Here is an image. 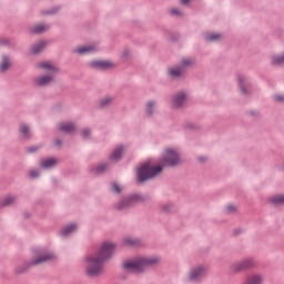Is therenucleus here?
<instances>
[{"mask_svg": "<svg viewBox=\"0 0 284 284\" xmlns=\"http://www.w3.org/2000/svg\"><path fill=\"white\" fill-rule=\"evenodd\" d=\"M190 1H192V0H181V4L182 6H187V3H190Z\"/></svg>", "mask_w": 284, "mask_h": 284, "instance_id": "nucleus-39", "label": "nucleus"}, {"mask_svg": "<svg viewBox=\"0 0 284 284\" xmlns=\"http://www.w3.org/2000/svg\"><path fill=\"white\" fill-rule=\"evenodd\" d=\"M236 210V206L232 205V204H229L226 206V212H229V214H232L234 213V211Z\"/></svg>", "mask_w": 284, "mask_h": 284, "instance_id": "nucleus-33", "label": "nucleus"}, {"mask_svg": "<svg viewBox=\"0 0 284 284\" xmlns=\"http://www.w3.org/2000/svg\"><path fill=\"white\" fill-rule=\"evenodd\" d=\"M160 172H163V166H152L150 162H146L138 169V180L143 183V181H148L150 179H154V176H159Z\"/></svg>", "mask_w": 284, "mask_h": 284, "instance_id": "nucleus-4", "label": "nucleus"}, {"mask_svg": "<svg viewBox=\"0 0 284 284\" xmlns=\"http://www.w3.org/2000/svg\"><path fill=\"white\" fill-rule=\"evenodd\" d=\"M55 145H61V141L58 140V141L55 142Z\"/></svg>", "mask_w": 284, "mask_h": 284, "instance_id": "nucleus-41", "label": "nucleus"}, {"mask_svg": "<svg viewBox=\"0 0 284 284\" xmlns=\"http://www.w3.org/2000/svg\"><path fill=\"white\" fill-rule=\"evenodd\" d=\"M103 261L99 255L93 254L85 258V274L87 276H99L103 272Z\"/></svg>", "mask_w": 284, "mask_h": 284, "instance_id": "nucleus-3", "label": "nucleus"}, {"mask_svg": "<svg viewBox=\"0 0 284 284\" xmlns=\"http://www.w3.org/2000/svg\"><path fill=\"white\" fill-rule=\"evenodd\" d=\"M255 262L252 258L243 260L241 262L234 263L231 266V271L233 273H239V272H245V270H250L251 267H254Z\"/></svg>", "mask_w": 284, "mask_h": 284, "instance_id": "nucleus-7", "label": "nucleus"}, {"mask_svg": "<svg viewBox=\"0 0 284 284\" xmlns=\"http://www.w3.org/2000/svg\"><path fill=\"white\" fill-rule=\"evenodd\" d=\"M10 68V59L8 57L2 58V62L0 64V70L1 72H6Z\"/></svg>", "mask_w": 284, "mask_h": 284, "instance_id": "nucleus-23", "label": "nucleus"}, {"mask_svg": "<svg viewBox=\"0 0 284 284\" xmlns=\"http://www.w3.org/2000/svg\"><path fill=\"white\" fill-rule=\"evenodd\" d=\"M237 81L240 83V89L242 94H247V90L250 89V84L247 83V80L245 79L244 75H240L237 78Z\"/></svg>", "mask_w": 284, "mask_h": 284, "instance_id": "nucleus-15", "label": "nucleus"}, {"mask_svg": "<svg viewBox=\"0 0 284 284\" xmlns=\"http://www.w3.org/2000/svg\"><path fill=\"white\" fill-rule=\"evenodd\" d=\"M114 250H116V245H114V243L104 242L101 245L100 251L95 253V256H99L103 262L108 261V258H111L112 254H114Z\"/></svg>", "mask_w": 284, "mask_h": 284, "instance_id": "nucleus-6", "label": "nucleus"}, {"mask_svg": "<svg viewBox=\"0 0 284 284\" xmlns=\"http://www.w3.org/2000/svg\"><path fill=\"white\" fill-rule=\"evenodd\" d=\"M37 149H29V152H36Z\"/></svg>", "mask_w": 284, "mask_h": 284, "instance_id": "nucleus-42", "label": "nucleus"}, {"mask_svg": "<svg viewBox=\"0 0 284 284\" xmlns=\"http://www.w3.org/2000/svg\"><path fill=\"white\" fill-rule=\"evenodd\" d=\"M29 175L31 179H37V176H39V172H37L36 170H30Z\"/></svg>", "mask_w": 284, "mask_h": 284, "instance_id": "nucleus-34", "label": "nucleus"}, {"mask_svg": "<svg viewBox=\"0 0 284 284\" xmlns=\"http://www.w3.org/2000/svg\"><path fill=\"white\" fill-rule=\"evenodd\" d=\"M97 47L95 45H81L74 49V52L77 54H91V52H95Z\"/></svg>", "mask_w": 284, "mask_h": 284, "instance_id": "nucleus-12", "label": "nucleus"}, {"mask_svg": "<svg viewBox=\"0 0 284 284\" xmlns=\"http://www.w3.org/2000/svg\"><path fill=\"white\" fill-rule=\"evenodd\" d=\"M54 165H57V159L54 158H49L41 161V168H43V170H50V168H54Z\"/></svg>", "mask_w": 284, "mask_h": 284, "instance_id": "nucleus-16", "label": "nucleus"}, {"mask_svg": "<svg viewBox=\"0 0 284 284\" xmlns=\"http://www.w3.org/2000/svg\"><path fill=\"white\" fill-rule=\"evenodd\" d=\"M20 132H21L22 136H28L30 134V128L26 124H22L20 126Z\"/></svg>", "mask_w": 284, "mask_h": 284, "instance_id": "nucleus-27", "label": "nucleus"}, {"mask_svg": "<svg viewBox=\"0 0 284 284\" xmlns=\"http://www.w3.org/2000/svg\"><path fill=\"white\" fill-rule=\"evenodd\" d=\"M124 245L132 247L134 245H139V241L131 239V237H126V239H124Z\"/></svg>", "mask_w": 284, "mask_h": 284, "instance_id": "nucleus-26", "label": "nucleus"}, {"mask_svg": "<svg viewBox=\"0 0 284 284\" xmlns=\"http://www.w3.org/2000/svg\"><path fill=\"white\" fill-rule=\"evenodd\" d=\"M156 263H159L158 257H138L135 260L124 262L123 267L129 272H143L145 267L156 265Z\"/></svg>", "mask_w": 284, "mask_h": 284, "instance_id": "nucleus-2", "label": "nucleus"}, {"mask_svg": "<svg viewBox=\"0 0 284 284\" xmlns=\"http://www.w3.org/2000/svg\"><path fill=\"white\" fill-rule=\"evenodd\" d=\"M124 152L125 148L123 145L116 146L111 154V161H119Z\"/></svg>", "mask_w": 284, "mask_h": 284, "instance_id": "nucleus-14", "label": "nucleus"}, {"mask_svg": "<svg viewBox=\"0 0 284 284\" xmlns=\"http://www.w3.org/2000/svg\"><path fill=\"white\" fill-rule=\"evenodd\" d=\"M45 30H48V26H45V24H37L36 27H33L32 32L34 34H39L41 32H45Z\"/></svg>", "mask_w": 284, "mask_h": 284, "instance_id": "nucleus-24", "label": "nucleus"}, {"mask_svg": "<svg viewBox=\"0 0 284 284\" xmlns=\"http://www.w3.org/2000/svg\"><path fill=\"white\" fill-rule=\"evenodd\" d=\"M39 68L47 72V75H42L36 79V85L43 88L44 85H50L54 81V77L57 72H59V68L52 62H41L39 63Z\"/></svg>", "mask_w": 284, "mask_h": 284, "instance_id": "nucleus-1", "label": "nucleus"}, {"mask_svg": "<svg viewBox=\"0 0 284 284\" xmlns=\"http://www.w3.org/2000/svg\"><path fill=\"white\" fill-rule=\"evenodd\" d=\"M82 136L83 139H88V136H90V129L82 130Z\"/></svg>", "mask_w": 284, "mask_h": 284, "instance_id": "nucleus-36", "label": "nucleus"}, {"mask_svg": "<svg viewBox=\"0 0 284 284\" xmlns=\"http://www.w3.org/2000/svg\"><path fill=\"white\" fill-rule=\"evenodd\" d=\"M169 12L172 14V17H183V12L176 8H171Z\"/></svg>", "mask_w": 284, "mask_h": 284, "instance_id": "nucleus-28", "label": "nucleus"}, {"mask_svg": "<svg viewBox=\"0 0 284 284\" xmlns=\"http://www.w3.org/2000/svg\"><path fill=\"white\" fill-rule=\"evenodd\" d=\"M108 103H112V98H104V99L101 101V105H102V106L108 105Z\"/></svg>", "mask_w": 284, "mask_h": 284, "instance_id": "nucleus-31", "label": "nucleus"}, {"mask_svg": "<svg viewBox=\"0 0 284 284\" xmlns=\"http://www.w3.org/2000/svg\"><path fill=\"white\" fill-rule=\"evenodd\" d=\"M44 48H45V42L40 41L31 48V52L32 54H39V52H41V50H43Z\"/></svg>", "mask_w": 284, "mask_h": 284, "instance_id": "nucleus-21", "label": "nucleus"}, {"mask_svg": "<svg viewBox=\"0 0 284 284\" xmlns=\"http://www.w3.org/2000/svg\"><path fill=\"white\" fill-rule=\"evenodd\" d=\"M263 283V276L258 274L251 275L246 277L244 284H261Z\"/></svg>", "mask_w": 284, "mask_h": 284, "instance_id": "nucleus-17", "label": "nucleus"}, {"mask_svg": "<svg viewBox=\"0 0 284 284\" xmlns=\"http://www.w3.org/2000/svg\"><path fill=\"white\" fill-rule=\"evenodd\" d=\"M112 190L115 192V194H121V186H119V184L113 183Z\"/></svg>", "mask_w": 284, "mask_h": 284, "instance_id": "nucleus-30", "label": "nucleus"}, {"mask_svg": "<svg viewBox=\"0 0 284 284\" xmlns=\"http://www.w3.org/2000/svg\"><path fill=\"white\" fill-rule=\"evenodd\" d=\"M272 205H284V195H274L270 199Z\"/></svg>", "mask_w": 284, "mask_h": 284, "instance_id": "nucleus-22", "label": "nucleus"}, {"mask_svg": "<svg viewBox=\"0 0 284 284\" xmlns=\"http://www.w3.org/2000/svg\"><path fill=\"white\" fill-rule=\"evenodd\" d=\"M54 258V253H45L38 257L33 263L39 265V263H47V261H52Z\"/></svg>", "mask_w": 284, "mask_h": 284, "instance_id": "nucleus-18", "label": "nucleus"}, {"mask_svg": "<svg viewBox=\"0 0 284 284\" xmlns=\"http://www.w3.org/2000/svg\"><path fill=\"white\" fill-rule=\"evenodd\" d=\"M207 274V268L204 266H199L193 268L189 274V281H199L200 278H203Z\"/></svg>", "mask_w": 284, "mask_h": 284, "instance_id": "nucleus-9", "label": "nucleus"}, {"mask_svg": "<svg viewBox=\"0 0 284 284\" xmlns=\"http://www.w3.org/2000/svg\"><path fill=\"white\" fill-rule=\"evenodd\" d=\"M185 99H186V95H185L184 92L178 93L173 98V105H174V108H181V105H183L185 103Z\"/></svg>", "mask_w": 284, "mask_h": 284, "instance_id": "nucleus-13", "label": "nucleus"}, {"mask_svg": "<svg viewBox=\"0 0 284 284\" xmlns=\"http://www.w3.org/2000/svg\"><path fill=\"white\" fill-rule=\"evenodd\" d=\"M152 110H154V102L150 101L146 104V112H148V114H152Z\"/></svg>", "mask_w": 284, "mask_h": 284, "instance_id": "nucleus-29", "label": "nucleus"}, {"mask_svg": "<svg viewBox=\"0 0 284 284\" xmlns=\"http://www.w3.org/2000/svg\"><path fill=\"white\" fill-rule=\"evenodd\" d=\"M59 128L61 132H65V134L74 132V124L71 122H62Z\"/></svg>", "mask_w": 284, "mask_h": 284, "instance_id": "nucleus-19", "label": "nucleus"}, {"mask_svg": "<svg viewBox=\"0 0 284 284\" xmlns=\"http://www.w3.org/2000/svg\"><path fill=\"white\" fill-rule=\"evenodd\" d=\"M75 231H77V225L70 224V225L65 226L64 229H62L60 234L62 236H69V234H72V232H75Z\"/></svg>", "mask_w": 284, "mask_h": 284, "instance_id": "nucleus-20", "label": "nucleus"}, {"mask_svg": "<svg viewBox=\"0 0 284 284\" xmlns=\"http://www.w3.org/2000/svg\"><path fill=\"white\" fill-rule=\"evenodd\" d=\"M221 34L220 33H207L205 36L206 41H219V39H221Z\"/></svg>", "mask_w": 284, "mask_h": 284, "instance_id": "nucleus-25", "label": "nucleus"}, {"mask_svg": "<svg viewBox=\"0 0 284 284\" xmlns=\"http://www.w3.org/2000/svg\"><path fill=\"white\" fill-rule=\"evenodd\" d=\"M161 162L163 165H169L170 168H174L181 163V153L174 149H166L164 154L162 155Z\"/></svg>", "mask_w": 284, "mask_h": 284, "instance_id": "nucleus-5", "label": "nucleus"}, {"mask_svg": "<svg viewBox=\"0 0 284 284\" xmlns=\"http://www.w3.org/2000/svg\"><path fill=\"white\" fill-rule=\"evenodd\" d=\"M105 168H108V165L105 164H101L98 166V172H103L105 170Z\"/></svg>", "mask_w": 284, "mask_h": 284, "instance_id": "nucleus-38", "label": "nucleus"}, {"mask_svg": "<svg viewBox=\"0 0 284 284\" xmlns=\"http://www.w3.org/2000/svg\"><path fill=\"white\" fill-rule=\"evenodd\" d=\"M11 203H14V197L13 196H8L4 200V205H11Z\"/></svg>", "mask_w": 284, "mask_h": 284, "instance_id": "nucleus-32", "label": "nucleus"}, {"mask_svg": "<svg viewBox=\"0 0 284 284\" xmlns=\"http://www.w3.org/2000/svg\"><path fill=\"white\" fill-rule=\"evenodd\" d=\"M197 160H199L201 163H203V162H205V161L207 160V158H205V156H200V158H197Z\"/></svg>", "mask_w": 284, "mask_h": 284, "instance_id": "nucleus-40", "label": "nucleus"}, {"mask_svg": "<svg viewBox=\"0 0 284 284\" xmlns=\"http://www.w3.org/2000/svg\"><path fill=\"white\" fill-rule=\"evenodd\" d=\"M90 65L92 68H100L101 70H108L110 68H114V64L110 61H101V60H95L90 62Z\"/></svg>", "mask_w": 284, "mask_h": 284, "instance_id": "nucleus-10", "label": "nucleus"}, {"mask_svg": "<svg viewBox=\"0 0 284 284\" xmlns=\"http://www.w3.org/2000/svg\"><path fill=\"white\" fill-rule=\"evenodd\" d=\"M275 101H277V103H282V101H284V95L283 94H276L274 97Z\"/></svg>", "mask_w": 284, "mask_h": 284, "instance_id": "nucleus-35", "label": "nucleus"}, {"mask_svg": "<svg viewBox=\"0 0 284 284\" xmlns=\"http://www.w3.org/2000/svg\"><path fill=\"white\" fill-rule=\"evenodd\" d=\"M140 201H143V196L132 195L131 197L125 199L119 206V209L123 210V207H128V205H132L133 203H140Z\"/></svg>", "mask_w": 284, "mask_h": 284, "instance_id": "nucleus-11", "label": "nucleus"}, {"mask_svg": "<svg viewBox=\"0 0 284 284\" xmlns=\"http://www.w3.org/2000/svg\"><path fill=\"white\" fill-rule=\"evenodd\" d=\"M170 205L169 204H164L162 205V212H170Z\"/></svg>", "mask_w": 284, "mask_h": 284, "instance_id": "nucleus-37", "label": "nucleus"}, {"mask_svg": "<svg viewBox=\"0 0 284 284\" xmlns=\"http://www.w3.org/2000/svg\"><path fill=\"white\" fill-rule=\"evenodd\" d=\"M194 63V60L190 59V58H185L182 60V63L180 67H175L169 70L171 77H181V74H183L185 68H190V65H192Z\"/></svg>", "mask_w": 284, "mask_h": 284, "instance_id": "nucleus-8", "label": "nucleus"}]
</instances>
